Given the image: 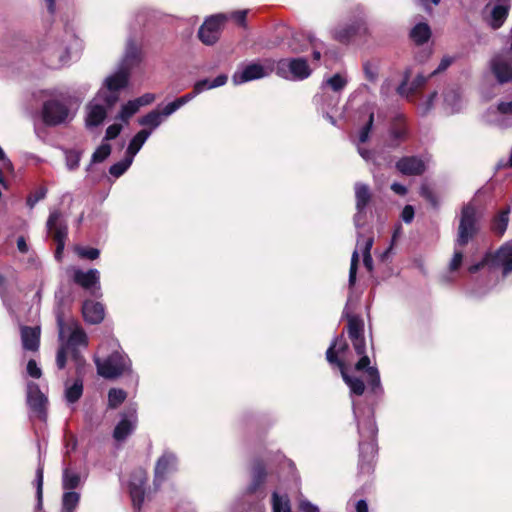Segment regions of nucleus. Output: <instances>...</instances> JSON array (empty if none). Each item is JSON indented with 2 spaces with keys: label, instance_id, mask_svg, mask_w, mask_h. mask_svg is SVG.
Masks as SVG:
<instances>
[{
  "label": "nucleus",
  "instance_id": "obj_1",
  "mask_svg": "<svg viewBox=\"0 0 512 512\" xmlns=\"http://www.w3.org/2000/svg\"><path fill=\"white\" fill-rule=\"evenodd\" d=\"M127 85L128 67L123 62L117 72L106 78L103 87L87 105L86 125L88 127H96L104 121L108 109L118 101L120 90Z\"/></svg>",
  "mask_w": 512,
  "mask_h": 512
},
{
  "label": "nucleus",
  "instance_id": "obj_2",
  "mask_svg": "<svg viewBox=\"0 0 512 512\" xmlns=\"http://www.w3.org/2000/svg\"><path fill=\"white\" fill-rule=\"evenodd\" d=\"M353 413L358 424L359 441V473L370 474L373 470V461L376 454L375 437L377 434L376 423L372 410L368 409L361 420V412L358 404L353 401Z\"/></svg>",
  "mask_w": 512,
  "mask_h": 512
},
{
  "label": "nucleus",
  "instance_id": "obj_3",
  "mask_svg": "<svg viewBox=\"0 0 512 512\" xmlns=\"http://www.w3.org/2000/svg\"><path fill=\"white\" fill-rule=\"evenodd\" d=\"M80 48L81 42L74 28L66 25L62 32L57 33L43 46L42 53L48 65L57 69L67 65L71 60L72 51Z\"/></svg>",
  "mask_w": 512,
  "mask_h": 512
},
{
  "label": "nucleus",
  "instance_id": "obj_4",
  "mask_svg": "<svg viewBox=\"0 0 512 512\" xmlns=\"http://www.w3.org/2000/svg\"><path fill=\"white\" fill-rule=\"evenodd\" d=\"M56 320L60 344L70 351L75 363L81 365L84 360L80 348H86L88 344L86 333L73 318L66 317L60 309L56 312Z\"/></svg>",
  "mask_w": 512,
  "mask_h": 512
},
{
  "label": "nucleus",
  "instance_id": "obj_5",
  "mask_svg": "<svg viewBox=\"0 0 512 512\" xmlns=\"http://www.w3.org/2000/svg\"><path fill=\"white\" fill-rule=\"evenodd\" d=\"M476 232V210L471 205H466L462 209L460 223L458 228V237L456 239L455 250L452 259L449 262L451 272L460 268L463 262V252L460 247L465 246Z\"/></svg>",
  "mask_w": 512,
  "mask_h": 512
},
{
  "label": "nucleus",
  "instance_id": "obj_6",
  "mask_svg": "<svg viewBox=\"0 0 512 512\" xmlns=\"http://www.w3.org/2000/svg\"><path fill=\"white\" fill-rule=\"evenodd\" d=\"M274 70L277 76L290 81L305 80L312 73L307 60L303 57L283 58L275 61Z\"/></svg>",
  "mask_w": 512,
  "mask_h": 512
},
{
  "label": "nucleus",
  "instance_id": "obj_7",
  "mask_svg": "<svg viewBox=\"0 0 512 512\" xmlns=\"http://www.w3.org/2000/svg\"><path fill=\"white\" fill-rule=\"evenodd\" d=\"M41 119L46 126H58L70 122L73 114L66 101L51 98L42 105Z\"/></svg>",
  "mask_w": 512,
  "mask_h": 512
},
{
  "label": "nucleus",
  "instance_id": "obj_8",
  "mask_svg": "<svg viewBox=\"0 0 512 512\" xmlns=\"http://www.w3.org/2000/svg\"><path fill=\"white\" fill-rule=\"evenodd\" d=\"M163 122L162 114L158 110H152L147 113L145 116L138 119V123L141 126L146 128L139 131L131 140H130V165L133 162V157L139 152L143 144L152 134V132L161 125Z\"/></svg>",
  "mask_w": 512,
  "mask_h": 512
},
{
  "label": "nucleus",
  "instance_id": "obj_9",
  "mask_svg": "<svg viewBox=\"0 0 512 512\" xmlns=\"http://www.w3.org/2000/svg\"><path fill=\"white\" fill-rule=\"evenodd\" d=\"M275 60L265 59L262 63L251 62L238 68L232 76L235 85L268 77L274 70Z\"/></svg>",
  "mask_w": 512,
  "mask_h": 512
},
{
  "label": "nucleus",
  "instance_id": "obj_10",
  "mask_svg": "<svg viewBox=\"0 0 512 512\" xmlns=\"http://www.w3.org/2000/svg\"><path fill=\"white\" fill-rule=\"evenodd\" d=\"M146 480L147 473L141 468L136 469L130 478V499L137 512H140L146 500H150V489L144 487Z\"/></svg>",
  "mask_w": 512,
  "mask_h": 512
},
{
  "label": "nucleus",
  "instance_id": "obj_11",
  "mask_svg": "<svg viewBox=\"0 0 512 512\" xmlns=\"http://www.w3.org/2000/svg\"><path fill=\"white\" fill-rule=\"evenodd\" d=\"M178 459L171 451H164L157 459L154 468V491H157L160 485L168 479V477L177 471Z\"/></svg>",
  "mask_w": 512,
  "mask_h": 512
},
{
  "label": "nucleus",
  "instance_id": "obj_12",
  "mask_svg": "<svg viewBox=\"0 0 512 512\" xmlns=\"http://www.w3.org/2000/svg\"><path fill=\"white\" fill-rule=\"evenodd\" d=\"M355 191V208L353 221L356 228L362 227L366 222L367 208L372 199V193L367 184L356 182L354 185Z\"/></svg>",
  "mask_w": 512,
  "mask_h": 512
},
{
  "label": "nucleus",
  "instance_id": "obj_13",
  "mask_svg": "<svg viewBox=\"0 0 512 512\" xmlns=\"http://www.w3.org/2000/svg\"><path fill=\"white\" fill-rule=\"evenodd\" d=\"M226 20L227 14H217L207 18L199 28V39L205 45L214 44L219 38L221 26Z\"/></svg>",
  "mask_w": 512,
  "mask_h": 512
},
{
  "label": "nucleus",
  "instance_id": "obj_14",
  "mask_svg": "<svg viewBox=\"0 0 512 512\" xmlns=\"http://www.w3.org/2000/svg\"><path fill=\"white\" fill-rule=\"evenodd\" d=\"M490 68L499 83L512 80V56L509 52L495 55L490 61Z\"/></svg>",
  "mask_w": 512,
  "mask_h": 512
},
{
  "label": "nucleus",
  "instance_id": "obj_15",
  "mask_svg": "<svg viewBox=\"0 0 512 512\" xmlns=\"http://www.w3.org/2000/svg\"><path fill=\"white\" fill-rule=\"evenodd\" d=\"M486 121L498 128H509L512 126V100L502 101L495 109L486 114Z\"/></svg>",
  "mask_w": 512,
  "mask_h": 512
},
{
  "label": "nucleus",
  "instance_id": "obj_16",
  "mask_svg": "<svg viewBox=\"0 0 512 512\" xmlns=\"http://www.w3.org/2000/svg\"><path fill=\"white\" fill-rule=\"evenodd\" d=\"M95 363L99 375L105 378L119 376L124 367L122 357L118 352H114L105 358L96 357Z\"/></svg>",
  "mask_w": 512,
  "mask_h": 512
},
{
  "label": "nucleus",
  "instance_id": "obj_17",
  "mask_svg": "<svg viewBox=\"0 0 512 512\" xmlns=\"http://www.w3.org/2000/svg\"><path fill=\"white\" fill-rule=\"evenodd\" d=\"M27 403L34 417L45 421L47 398L40 391L36 383L29 382L27 384Z\"/></svg>",
  "mask_w": 512,
  "mask_h": 512
},
{
  "label": "nucleus",
  "instance_id": "obj_18",
  "mask_svg": "<svg viewBox=\"0 0 512 512\" xmlns=\"http://www.w3.org/2000/svg\"><path fill=\"white\" fill-rule=\"evenodd\" d=\"M323 44L313 36H306L303 33H296L289 42V49L293 53H301L309 47L313 49V58L318 61L321 58Z\"/></svg>",
  "mask_w": 512,
  "mask_h": 512
},
{
  "label": "nucleus",
  "instance_id": "obj_19",
  "mask_svg": "<svg viewBox=\"0 0 512 512\" xmlns=\"http://www.w3.org/2000/svg\"><path fill=\"white\" fill-rule=\"evenodd\" d=\"M73 281L82 288L89 290L92 295L98 296L100 291V272L97 269L83 271L79 268H74Z\"/></svg>",
  "mask_w": 512,
  "mask_h": 512
},
{
  "label": "nucleus",
  "instance_id": "obj_20",
  "mask_svg": "<svg viewBox=\"0 0 512 512\" xmlns=\"http://www.w3.org/2000/svg\"><path fill=\"white\" fill-rule=\"evenodd\" d=\"M361 358L355 365L357 371H366V380L370 386V390L373 394L379 396L383 394V387L381 385L380 374L375 366H370V359L365 354L360 355Z\"/></svg>",
  "mask_w": 512,
  "mask_h": 512
},
{
  "label": "nucleus",
  "instance_id": "obj_21",
  "mask_svg": "<svg viewBox=\"0 0 512 512\" xmlns=\"http://www.w3.org/2000/svg\"><path fill=\"white\" fill-rule=\"evenodd\" d=\"M428 158L420 156H405L396 162L397 170L407 176L422 175L427 169Z\"/></svg>",
  "mask_w": 512,
  "mask_h": 512
},
{
  "label": "nucleus",
  "instance_id": "obj_22",
  "mask_svg": "<svg viewBox=\"0 0 512 512\" xmlns=\"http://www.w3.org/2000/svg\"><path fill=\"white\" fill-rule=\"evenodd\" d=\"M48 234L53 240L67 239L68 227L62 213L59 210H53L46 222Z\"/></svg>",
  "mask_w": 512,
  "mask_h": 512
},
{
  "label": "nucleus",
  "instance_id": "obj_23",
  "mask_svg": "<svg viewBox=\"0 0 512 512\" xmlns=\"http://www.w3.org/2000/svg\"><path fill=\"white\" fill-rule=\"evenodd\" d=\"M491 266L501 268L503 275L512 272V244L502 245L494 255H491Z\"/></svg>",
  "mask_w": 512,
  "mask_h": 512
},
{
  "label": "nucleus",
  "instance_id": "obj_24",
  "mask_svg": "<svg viewBox=\"0 0 512 512\" xmlns=\"http://www.w3.org/2000/svg\"><path fill=\"white\" fill-rule=\"evenodd\" d=\"M365 30L363 19H358L349 24L338 26L334 30V38L340 42H348L356 34Z\"/></svg>",
  "mask_w": 512,
  "mask_h": 512
},
{
  "label": "nucleus",
  "instance_id": "obj_25",
  "mask_svg": "<svg viewBox=\"0 0 512 512\" xmlns=\"http://www.w3.org/2000/svg\"><path fill=\"white\" fill-rule=\"evenodd\" d=\"M412 76V69L408 68L404 72V79L402 83L398 86L397 92L405 97H409L411 94H413L416 90H418L420 87H422L426 81L427 77H425L422 73H419L416 78L411 82L410 86L408 87L409 80Z\"/></svg>",
  "mask_w": 512,
  "mask_h": 512
},
{
  "label": "nucleus",
  "instance_id": "obj_26",
  "mask_svg": "<svg viewBox=\"0 0 512 512\" xmlns=\"http://www.w3.org/2000/svg\"><path fill=\"white\" fill-rule=\"evenodd\" d=\"M82 314L87 323L98 324L104 319L105 310L101 303L87 300L82 305Z\"/></svg>",
  "mask_w": 512,
  "mask_h": 512
},
{
  "label": "nucleus",
  "instance_id": "obj_27",
  "mask_svg": "<svg viewBox=\"0 0 512 512\" xmlns=\"http://www.w3.org/2000/svg\"><path fill=\"white\" fill-rule=\"evenodd\" d=\"M21 341L25 350L37 351L40 341V328L23 326L21 328Z\"/></svg>",
  "mask_w": 512,
  "mask_h": 512
},
{
  "label": "nucleus",
  "instance_id": "obj_28",
  "mask_svg": "<svg viewBox=\"0 0 512 512\" xmlns=\"http://www.w3.org/2000/svg\"><path fill=\"white\" fill-rule=\"evenodd\" d=\"M444 110L448 114L459 112L463 107V101L460 94L454 90H448L444 94Z\"/></svg>",
  "mask_w": 512,
  "mask_h": 512
},
{
  "label": "nucleus",
  "instance_id": "obj_29",
  "mask_svg": "<svg viewBox=\"0 0 512 512\" xmlns=\"http://www.w3.org/2000/svg\"><path fill=\"white\" fill-rule=\"evenodd\" d=\"M335 349L338 353H343L348 349V345L342 339L335 338L326 351V359L330 364H336L340 369L344 368L343 362L338 360L336 356Z\"/></svg>",
  "mask_w": 512,
  "mask_h": 512
},
{
  "label": "nucleus",
  "instance_id": "obj_30",
  "mask_svg": "<svg viewBox=\"0 0 512 512\" xmlns=\"http://www.w3.org/2000/svg\"><path fill=\"white\" fill-rule=\"evenodd\" d=\"M81 495L77 491H64L61 498V512H76Z\"/></svg>",
  "mask_w": 512,
  "mask_h": 512
},
{
  "label": "nucleus",
  "instance_id": "obj_31",
  "mask_svg": "<svg viewBox=\"0 0 512 512\" xmlns=\"http://www.w3.org/2000/svg\"><path fill=\"white\" fill-rule=\"evenodd\" d=\"M81 485L80 474L76 471L65 468L62 473V488L64 491H74Z\"/></svg>",
  "mask_w": 512,
  "mask_h": 512
},
{
  "label": "nucleus",
  "instance_id": "obj_32",
  "mask_svg": "<svg viewBox=\"0 0 512 512\" xmlns=\"http://www.w3.org/2000/svg\"><path fill=\"white\" fill-rule=\"evenodd\" d=\"M227 76L225 74L218 75L215 79H202L194 84V90L196 93H202L205 90L221 87L226 84Z\"/></svg>",
  "mask_w": 512,
  "mask_h": 512
},
{
  "label": "nucleus",
  "instance_id": "obj_33",
  "mask_svg": "<svg viewBox=\"0 0 512 512\" xmlns=\"http://www.w3.org/2000/svg\"><path fill=\"white\" fill-rule=\"evenodd\" d=\"M509 4L495 5L491 11V23L490 25L494 29H498L502 26L508 16Z\"/></svg>",
  "mask_w": 512,
  "mask_h": 512
},
{
  "label": "nucleus",
  "instance_id": "obj_34",
  "mask_svg": "<svg viewBox=\"0 0 512 512\" xmlns=\"http://www.w3.org/2000/svg\"><path fill=\"white\" fill-rule=\"evenodd\" d=\"M411 39L416 44H423L431 37V29L427 23H418L410 32Z\"/></svg>",
  "mask_w": 512,
  "mask_h": 512
},
{
  "label": "nucleus",
  "instance_id": "obj_35",
  "mask_svg": "<svg viewBox=\"0 0 512 512\" xmlns=\"http://www.w3.org/2000/svg\"><path fill=\"white\" fill-rule=\"evenodd\" d=\"M128 438V415L123 413L121 415V420L115 426L113 430V439L115 440L117 446H120L122 443L126 441Z\"/></svg>",
  "mask_w": 512,
  "mask_h": 512
},
{
  "label": "nucleus",
  "instance_id": "obj_36",
  "mask_svg": "<svg viewBox=\"0 0 512 512\" xmlns=\"http://www.w3.org/2000/svg\"><path fill=\"white\" fill-rule=\"evenodd\" d=\"M509 213H510V209L508 207V208L502 210L494 218V220L492 222L491 228H492L493 232L499 236H502L507 229L508 222H509Z\"/></svg>",
  "mask_w": 512,
  "mask_h": 512
},
{
  "label": "nucleus",
  "instance_id": "obj_37",
  "mask_svg": "<svg viewBox=\"0 0 512 512\" xmlns=\"http://www.w3.org/2000/svg\"><path fill=\"white\" fill-rule=\"evenodd\" d=\"M341 375L345 383L350 388L352 394L361 396L364 393L365 385L363 380L358 377L349 376L344 368H341Z\"/></svg>",
  "mask_w": 512,
  "mask_h": 512
},
{
  "label": "nucleus",
  "instance_id": "obj_38",
  "mask_svg": "<svg viewBox=\"0 0 512 512\" xmlns=\"http://www.w3.org/2000/svg\"><path fill=\"white\" fill-rule=\"evenodd\" d=\"M347 83V78L344 75L337 73L323 81L321 89L324 90L326 87H328L334 92H340L346 87Z\"/></svg>",
  "mask_w": 512,
  "mask_h": 512
},
{
  "label": "nucleus",
  "instance_id": "obj_39",
  "mask_svg": "<svg viewBox=\"0 0 512 512\" xmlns=\"http://www.w3.org/2000/svg\"><path fill=\"white\" fill-rule=\"evenodd\" d=\"M83 394V382L81 379H76L71 386H66L65 398L69 403L77 402Z\"/></svg>",
  "mask_w": 512,
  "mask_h": 512
},
{
  "label": "nucleus",
  "instance_id": "obj_40",
  "mask_svg": "<svg viewBox=\"0 0 512 512\" xmlns=\"http://www.w3.org/2000/svg\"><path fill=\"white\" fill-rule=\"evenodd\" d=\"M127 394L122 389L112 388L108 392V408L116 409L119 407L126 399Z\"/></svg>",
  "mask_w": 512,
  "mask_h": 512
},
{
  "label": "nucleus",
  "instance_id": "obj_41",
  "mask_svg": "<svg viewBox=\"0 0 512 512\" xmlns=\"http://www.w3.org/2000/svg\"><path fill=\"white\" fill-rule=\"evenodd\" d=\"M265 471L263 466L260 463H256L253 467L252 471V483L249 486V491H256L264 482L265 479Z\"/></svg>",
  "mask_w": 512,
  "mask_h": 512
},
{
  "label": "nucleus",
  "instance_id": "obj_42",
  "mask_svg": "<svg viewBox=\"0 0 512 512\" xmlns=\"http://www.w3.org/2000/svg\"><path fill=\"white\" fill-rule=\"evenodd\" d=\"M156 99L155 94L145 93L135 100H130V116L136 113L140 107L146 106L154 102Z\"/></svg>",
  "mask_w": 512,
  "mask_h": 512
},
{
  "label": "nucleus",
  "instance_id": "obj_43",
  "mask_svg": "<svg viewBox=\"0 0 512 512\" xmlns=\"http://www.w3.org/2000/svg\"><path fill=\"white\" fill-rule=\"evenodd\" d=\"M111 154V146L107 143H102L92 154L90 164L96 165L103 162Z\"/></svg>",
  "mask_w": 512,
  "mask_h": 512
},
{
  "label": "nucleus",
  "instance_id": "obj_44",
  "mask_svg": "<svg viewBox=\"0 0 512 512\" xmlns=\"http://www.w3.org/2000/svg\"><path fill=\"white\" fill-rule=\"evenodd\" d=\"M273 512H292L286 496H279L276 492L272 496Z\"/></svg>",
  "mask_w": 512,
  "mask_h": 512
},
{
  "label": "nucleus",
  "instance_id": "obj_45",
  "mask_svg": "<svg viewBox=\"0 0 512 512\" xmlns=\"http://www.w3.org/2000/svg\"><path fill=\"white\" fill-rule=\"evenodd\" d=\"M348 335L351 340L363 336V322L362 320L351 317L348 321Z\"/></svg>",
  "mask_w": 512,
  "mask_h": 512
},
{
  "label": "nucleus",
  "instance_id": "obj_46",
  "mask_svg": "<svg viewBox=\"0 0 512 512\" xmlns=\"http://www.w3.org/2000/svg\"><path fill=\"white\" fill-rule=\"evenodd\" d=\"M74 250L82 259L95 260L100 255V250L93 247L76 246Z\"/></svg>",
  "mask_w": 512,
  "mask_h": 512
},
{
  "label": "nucleus",
  "instance_id": "obj_47",
  "mask_svg": "<svg viewBox=\"0 0 512 512\" xmlns=\"http://www.w3.org/2000/svg\"><path fill=\"white\" fill-rule=\"evenodd\" d=\"M87 180L92 184H96L100 182L103 178L106 177V173L103 169H98L95 165L89 164L87 169Z\"/></svg>",
  "mask_w": 512,
  "mask_h": 512
},
{
  "label": "nucleus",
  "instance_id": "obj_48",
  "mask_svg": "<svg viewBox=\"0 0 512 512\" xmlns=\"http://www.w3.org/2000/svg\"><path fill=\"white\" fill-rule=\"evenodd\" d=\"M144 59V51L140 47L130 45V68L138 66Z\"/></svg>",
  "mask_w": 512,
  "mask_h": 512
},
{
  "label": "nucleus",
  "instance_id": "obj_49",
  "mask_svg": "<svg viewBox=\"0 0 512 512\" xmlns=\"http://www.w3.org/2000/svg\"><path fill=\"white\" fill-rule=\"evenodd\" d=\"M128 168V157L125 155L124 159L118 163L113 164L109 168V175L113 178L122 176Z\"/></svg>",
  "mask_w": 512,
  "mask_h": 512
},
{
  "label": "nucleus",
  "instance_id": "obj_50",
  "mask_svg": "<svg viewBox=\"0 0 512 512\" xmlns=\"http://www.w3.org/2000/svg\"><path fill=\"white\" fill-rule=\"evenodd\" d=\"M65 159L67 168L69 170H74L79 166L81 153L76 150L67 151L65 153Z\"/></svg>",
  "mask_w": 512,
  "mask_h": 512
},
{
  "label": "nucleus",
  "instance_id": "obj_51",
  "mask_svg": "<svg viewBox=\"0 0 512 512\" xmlns=\"http://www.w3.org/2000/svg\"><path fill=\"white\" fill-rule=\"evenodd\" d=\"M358 261H359L358 251L355 250L352 253V257H351V264H350V270H349V280H348L349 281V286H353L355 284Z\"/></svg>",
  "mask_w": 512,
  "mask_h": 512
},
{
  "label": "nucleus",
  "instance_id": "obj_52",
  "mask_svg": "<svg viewBox=\"0 0 512 512\" xmlns=\"http://www.w3.org/2000/svg\"><path fill=\"white\" fill-rule=\"evenodd\" d=\"M407 131L405 127L395 128L391 131V146L396 147L399 141L406 139Z\"/></svg>",
  "mask_w": 512,
  "mask_h": 512
},
{
  "label": "nucleus",
  "instance_id": "obj_53",
  "mask_svg": "<svg viewBox=\"0 0 512 512\" xmlns=\"http://www.w3.org/2000/svg\"><path fill=\"white\" fill-rule=\"evenodd\" d=\"M36 494L38 499V504L41 505L42 503V495H43V468L38 467L36 471Z\"/></svg>",
  "mask_w": 512,
  "mask_h": 512
},
{
  "label": "nucleus",
  "instance_id": "obj_54",
  "mask_svg": "<svg viewBox=\"0 0 512 512\" xmlns=\"http://www.w3.org/2000/svg\"><path fill=\"white\" fill-rule=\"evenodd\" d=\"M373 121H374V114L370 113L368 122L359 132V142L360 143H365L368 140L370 131L373 126Z\"/></svg>",
  "mask_w": 512,
  "mask_h": 512
},
{
  "label": "nucleus",
  "instance_id": "obj_55",
  "mask_svg": "<svg viewBox=\"0 0 512 512\" xmlns=\"http://www.w3.org/2000/svg\"><path fill=\"white\" fill-rule=\"evenodd\" d=\"M298 508L301 512H319L318 506L303 496H300L298 499Z\"/></svg>",
  "mask_w": 512,
  "mask_h": 512
},
{
  "label": "nucleus",
  "instance_id": "obj_56",
  "mask_svg": "<svg viewBox=\"0 0 512 512\" xmlns=\"http://www.w3.org/2000/svg\"><path fill=\"white\" fill-rule=\"evenodd\" d=\"M68 355H70V351L60 344L56 355V365L59 369L65 367Z\"/></svg>",
  "mask_w": 512,
  "mask_h": 512
},
{
  "label": "nucleus",
  "instance_id": "obj_57",
  "mask_svg": "<svg viewBox=\"0 0 512 512\" xmlns=\"http://www.w3.org/2000/svg\"><path fill=\"white\" fill-rule=\"evenodd\" d=\"M420 195L428 200L433 206L437 205V199L432 189L427 184H422L420 187Z\"/></svg>",
  "mask_w": 512,
  "mask_h": 512
},
{
  "label": "nucleus",
  "instance_id": "obj_58",
  "mask_svg": "<svg viewBox=\"0 0 512 512\" xmlns=\"http://www.w3.org/2000/svg\"><path fill=\"white\" fill-rule=\"evenodd\" d=\"M27 373L29 376L33 378H40L42 375V371L40 367L37 365L35 360H29L27 363Z\"/></svg>",
  "mask_w": 512,
  "mask_h": 512
},
{
  "label": "nucleus",
  "instance_id": "obj_59",
  "mask_svg": "<svg viewBox=\"0 0 512 512\" xmlns=\"http://www.w3.org/2000/svg\"><path fill=\"white\" fill-rule=\"evenodd\" d=\"M454 61V58L451 57V56H444L442 59H441V62L440 64L438 65V67L433 70L429 76H432V75H435L437 73H440V72H443L445 71Z\"/></svg>",
  "mask_w": 512,
  "mask_h": 512
},
{
  "label": "nucleus",
  "instance_id": "obj_60",
  "mask_svg": "<svg viewBox=\"0 0 512 512\" xmlns=\"http://www.w3.org/2000/svg\"><path fill=\"white\" fill-rule=\"evenodd\" d=\"M46 196V189L44 188H41L39 189L38 191H36L32 196L28 197L27 199V205L30 207V208H33L35 206V204L44 199Z\"/></svg>",
  "mask_w": 512,
  "mask_h": 512
},
{
  "label": "nucleus",
  "instance_id": "obj_61",
  "mask_svg": "<svg viewBox=\"0 0 512 512\" xmlns=\"http://www.w3.org/2000/svg\"><path fill=\"white\" fill-rule=\"evenodd\" d=\"M437 97V93H431L420 105L421 113L427 114L433 107V102Z\"/></svg>",
  "mask_w": 512,
  "mask_h": 512
},
{
  "label": "nucleus",
  "instance_id": "obj_62",
  "mask_svg": "<svg viewBox=\"0 0 512 512\" xmlns=\"http://www.w3.org/2000/svg\"><path fill=\"white\" fill-rule=\"evenodd\" d=\"M352 341L353 347L358 355H363L366 353V343L364 336L359 338H355Z\"/></svg>",
  "mask_w": 512,
  "mask_h": 512
},
{
  "label": "nucleus",
  "instance_id": "obj_63",
  "mask_svg": "<svg viewBox=\"0 0 512 512\" xmlns=\"http://www.w3.org/2000/svg\"><path fill=\"white\" fill-rule=\"evenodd\" d=\"M180 107V105L178 104L177 100L173 101V102H170L168 103L163 109L162 111L160 112V114H162V119L165 118V117H169L170 115H172L174 112H176Z\"/></svg>",
  "mask_w": 512,
  "mask_h": 512
},
{
  "label": "nucleus",
  "instance_id": "obj_64",
  "mask_svg": "<svg viewBox=\"0 0 512 512\" xmlns=\"http://www.w3.org/2000/svg\"><path fill=\"white\" fill-rule=\"evenodd\" d=\"M180 107V105L178 104L177 100L173 101V102H170L168 103L163 109L162 111L160 112V114H162V119L165 118V117H169L170 115H172L174 112H176Z\"/></svg>",
  "mask_w": 512,
  "mask_h": 512
}]
</instances>
